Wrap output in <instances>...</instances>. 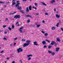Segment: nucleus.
I'll list each match as a JSON object with an SVG mask.
<instances>
[{
	"label": "nucleus",
	"mask_w": 63,
	"mask_h": 63,
	"mask_svg": "<svg viewBox=\"0 0 63 63\" xmlns=\"http://www.w3.org/2000/svg\"><path fill=\"white\" fill-rule=\"evenodd\" d=\"M19 2V0H18L17 1V4L15 5V6L16 7H18L17 8L18 10H22V8L20 6L19 7V5L20 4V3L19 2Z\"/></svg>",
	"instance_id": "1"
},
{
	"label": "nucleus",
	"mask_w": 63,
	"mask_h": 63,
	"mask_svg": "<svg viewBox=\"0 0 63 63\" xmlns=\"http://www.w3.org/2000/svg\"><path fill=\"white\" fill-rule=\"evenodd\" d=\"M26 42L27 43H24L23 45V47H27L29 45H30V43L31 42V41L27 40L26 41Z\"/></svg>",
	"instance_id": "2"
},
{
	"label": "nucleus",
	"mask_w": 63,
	"mask_h": 63,
	"mask_svg": "<svg viewBox=\"0 0 63 63\" xmlns=\"http://www.w3.org/2000/svg\"><path fill=\"white\" fill-rule=\"evenodd\" d=\"M52 43L50 44V45H53L54 44V46L55 47H56L57 46V44L54 41H52L51 42Z\"/></svg>",
	"instance_id": "3"
},
{
	"label": "nucleus",
	"mask_w": 63,
	"mask_h": 63,
	"mask_svg": "<svg viewBox=\"0 0 63 63\" xmlns=\"http://www.w3.org/2000/svg\"><path fill=\"white\" fill-rule=\"evenodd\" d=\"M48 52L49 54H51L53 55H55V53L54 52H52V51H50L49 50H48Z\"/></svg>",
	"instance_id": "4"
},
{
	"label": "nucleus",
	"mask_w": 63,
	"mask_h": 63,
	"mask_svg": "<svg viewBox=\"0 0 63 63\" xmlns=\"http://www.w3.org/2000/svg\"><path fill=\"white\" fill-rule=\"evenodd\" d=\"M14 17L15 18H16V19H17V18H20V15H16Z\"/></svg>",
	"instance_id": "5"
},
{
	"label": "nucleus",
	"mask_w": 63,
	"mask_h": 63,
	"mask_svg": "<svg viewBox=\"0 0 63 63\" xmlns=\"http://www.w3.org/2000/svg\"><path fill=\"white\" fill-rule=\"evenodd\" d=\"M17 51H18V52L19 53L20 52H20L22 51V49H21V48H19L18 49H17Z\"/></svg>",
	"instance_id": "6"
},
{
	"label": "nucleus",
	"mask_w": 63,
	"mask_h": 63,
	"mask_svg": "<svg viewBox=\"0 0 63 63\" xmlns=\"http://www.w3.org/2000/svg\"><path fill=\"white\" fill-rule=\"evenodd\" d=\"M12 5H15L16 4V2H15V0H12Z\"/></svg>",
	"instance_id": "7"
},
{
	"label": "nucleus",
	"mask_w": 63,
	"mask_h": 63,
	"mask_svg": "<svg viewBox=\"0 0 63 63\" xmlns=\"http://www.w3.org/2000/svg\"><path fill=\"white\" fill-rule=\"evenodd\" d=\"M26 9V12H27V13H28L29 12V9H28V7H27Z\"/></svg>",
	"instance_id": "8"
},
{
	"label": "nucleus",
	"mask_w": 63,
	"mask_h": 63,
	"mask_svg": "<svg viewBox=\"0 0 63 63\" xmlns=\"http://www.w3.org/2000/svg\"><path fill=\"white\" fill-rule=\"evenodd\" d=\"M56 17H57V18H59V17H60V15H58V14H56Z\"/></svg>",
	"instance_id": "9"
},
{
	"label": "nucleus",
	"mask_w": 63,
	"mask_h": 63,
	"mask_svg": "<svg viewBox=\"0 0 63 63\" xmlns=\"http://www.w3.org/2000/svg\"><path fill=\"white\" fill-rule=\"evenodd\" d=\"M37 43V41H35V42H33V44L34 45H35V46H38V44Z\"/></svg>",
	"instance_id": "10"
},
{
	"label": "nucleus",
	"mask_w": 63,
	"mask_h": 63,
	"mask_svg": "<svg viewBox=\"0 0 63 63\" xmlns=\"http://www.w3.org/2000/svg\"><path fill=\"white\" fill-rule=\"evenodd\" d=\"M46 43H46V42L45 41H43L42 42V44L43 45H46Z\"/></svg>",
	"instance_id": "11"
},
{
	"label": "nucleus",
	"mask_w": 63,
	"mask_h": 63,
	"mask_svg": "<svg viewBox=\"0 0 63 63\" xmlns=\"http://www.w3.org/2000/svg\"><path fill=\"white\" fill-rule=\"evenodd\" d=\"M35 24L36 25H37L36 27H37V28H38V27H40V26L41 25H38V24H37V23H35Z\"/></svg>",
	"instance_id": "12"
},
{
	"label": "nucleus",
	"mask_w": 63,
	"mask_h": 63,
	"mask_svg": "<svg viewBox=\"0 0 63 63\" xmlns=\"http://www.w3.org/2000/svg\"><path fill=\"white\" fill-rule=\"evenodd\" d=\"M26 17H32V16H30V15H27L25 16Z\"/></svg>",
	"instance_id": "13"
},
{
	"label": "nucleus",
	"mask_w": 63,
	"mask_h": 63,
	"mask_svg": "<svg viewBox=\"0 0 63 63\" xmlns=\"http://www.w3.org/2000/svg\"><path fill=\"white\" fill-rule=\"evenodd\" d=\"M16 13V12H15L13 13H11L9 14L10 15H14V14H15Z\"/></svg>",
	"instance_id": "14"
},
{
	"label": "nucleus",
	"mask_w": 63,
	"mask_h": 63,
	"mask_svg": "<svg viewBox=\"0 0 63 63\" xmlns=\"http://www.w3.org/2000/svg\"><path fill=\"white\" fill-rule=\"evenodd\" d=\"M29 10L30 11L32 10V6L31 5H30L29 7Z\"/></svg>",
	"instance_id": "15"
},
{
	"label": "nucleus",
	"mask_w": 63,
	"mask_h": 63,
	"mask_svg": "<svg viewBox=\"0 0 63 63\" xmlns=\"http://www.w3.org/2000/svg\"><path fill=\"white\" fill-rule=\"evenodd\" d=\"M41 3L44 6H47V4H46L44 2H41Z\"/></svg>",
	"instance_id": "16"
},
{
	"label": "nucleus",
	"mask_w": 63,
	"mask_h": 63,
	"mask_svg": "<svg viewBox=\"0 0 63 63\" xmlns=\"http://www.w3.org/2000/svg\"><path fill=\"white\" fill-rule=\"evenodd\" d=\"M58 41V42H60V39L59 38H57V42Z\"/></svg>",
	"instance_id": "17"
},
{
	"label": "nucleus",
	"mask_w": 63,
	"mask_h": 63,
	"mask_svg": "<svg viewBox=\"0 0 63 63\" xmlns=\"http://www.w3.org/2000/svg\"><path fill=\"white\" fill-rule=\"evenodd\" d=\"M55 2V0H53L51 1V3H54V2Z\"/></svg>",
	"instance_id": "18"
},
{
	"label": "nucleus",
	"mask_w": 63,
	"mask_h": 63,
	"mask_svg": "<svg viewBox=\"0 0 63 63\" xmlns=\"http://www.w3.org/2000/svg\"><path fill=\"white\" fill-rule=\"evenodd\" d=\"M59 50V48L58 47L56 48V51H58Z\"/></svg>",
	"instance_id": "19"
},
{
	"label": "nucleus",
	"mask_w": 63,
	"mask_h": 63,
	"mask_svg": "<svg viewBox=\"0 0 63 63\" xmlns=\"http://www.w3.org/2000/svg\"><path fill=\"white\" fill-rule=\"evenodd\" d=\"M55 28H56L55 27H53L52 28V29L53 30H55Z\"/></svg>",
	"instance_id": "20"
},
{
	"label": "nucleus",
	"mask_w": 63,
	"mask_h": 63,
	"mask_svg": "<svg viewBox=\"0 0 63 63\" xmlns=\"http://www.w3.org/2000/svg\"><path fill=\"white\" fill-rule=\"evenodd\" d=\"M20 12L21 13H22V14H24L25 12H23V10L21 11V10H20Z\"/></svg>",
	"instance_id": "21"
},
{
	"label": "nucleus",
	"mask_w": 63,
	"mask_h": 63,
	"mask_svg": "<svg viewBox=\"0 0 63 63\" xmlns=\"http://www.w3.org/2000/svg\"><path fill=\"white\" fill-rule=\"evenodd\" d=\"M45 36H48V33H46L44 34Z\"/></svg>",
	"instance_id": "22"
},
{
	"label": "nucleus",
	"mask_w": 63,
	"mask_h": 63,
	"mask_svg": "<svg viewBox=\"0 0 63 63\" xmlns=\"http://www.w3.org/2000/svg\"><path fill=\"white\" fill-rule=\"evenodd\" d=\"M14 28H15V26H14V25L13 24L12 26V29H14Z\"/></svg>",
	"instance_id": "23"
},
{
	"label": "nucleus",
	"mask_w": 63,
	"mask_h": 63,
	"mask_svg": "<svg viewBox=\"0 0 63 63\" xmlns=\"http://www.w3.org/2000/svg\"><path fill=\"white\" fill-rule=\"evenodd\" d=\"M59 22H58L56 25V26L58 27V26H59Z\"/></svg>",
	"instance_id": "24"
},
{
	"label": "nucleus",
	"mask_w": 63,
	"mask_h": 63,
	"mask_svg": "<svg viewBox=\"0 0 63 63\" xmlns=\"http://www.w3.org/2000/svg\"><path fill=\"white\" fill-rule=\"evenodd\" d=\"M34 5L36 7H37L38 6V4H37L36 3H34Z\"/></svg>",
	"instance_id": "25"
},
{
	"label": "nucleus",
	"mask_w": 63,
	"mask_h": 63,
	"mask_svg": "<svg viewBox=\"0 0 63 63\" xmlns=\"http://www.w3.org/2000/svg\"><path fill=\"white\" fill-rule=\"evenodd\" d=\"M46 41L47 42H48L49 43H50V41H49L47 39H46Z\"/></svg>",
	"instance_id": "26"
},
{
	"label": "nucleus",
	"mask_w": 63,
	"mask_h": 63,
	"mask_svg": "<svg viewBox=\"0 0 63 63\" xmlns=\"http://www.w3.org/2000/svg\"><path fill=\"white\" fill-rule=\"evenodd\" d=\"M22 41H23V42H25L26 41V39H22L21 40Z\"/></svg>",
	"instance_id": "27"
},
{
	"label": "nucleus",
	"mask_w": 63,
	"mask_h": 63,
	"mask_svg": "<svg viewBox=\"0 0 63 63\" xmlns=\"http://www.w3.org/2000/svg\"><path fill=\"white\" fill-rule=\"evenodd\" d=\"M32 8H33L35 10H37V8L36 7L33 6Z\"/></svg>",
	"instance_id": "28"
},
{
	"label": "nucleus",
	"mask_w": 63,
	"mask_h": 63,
	"mask_svg": "<svg viewBox=\"0 0 63 63\" xmlns=\"http://www.w3.org/2000/svg\"><path fill=\"white\" fill-rule=\"evenodd\" d=\"M8 28V29H9V30H10V31H11V30H12V29H11V28H10V27H9Z\"/></svg>",
	"instance_id": "29"
},
{
	"label": "nucleus",
	"mask_w": 63,
	"mask_h": 63,
	"mask_svg": "<svg viewBox=\"0 0 63 63\" xmlns=\"http://www.w3.org/2000/svg\"><path fill=\"white\" fill-rule=\"evenodd\" d=\"M51 48V46H48V48H49V49H50V48Z\"/></svg>",
	"instance_id": "30"
},
{
	"label": "nucleus",
	"mask_w": 63,
	"mask_h": 63,
	"mask_svg": "<svg viewBox=\"0 0 63 63\" xmlns=\"http://www.w3.org/2000/svg\"><path fill=\"white\" fill-rule=\"evenodd\" d=\"M47 47L46 45L44 46L43 47V48H47Z\"/></svg>",
	"instance_id": "31"
},
{
	"label": "nucleus",
	"mask_w": 63,
	"mask_h": 63,
	"mask_svg": "<svg viewBox=\"0 0 63 63\" xmlns=\"http://www.w3.org/2000/svg\"><path fill=\"white\" fill-rule=\"evenodd\" d=\"M18 30H19L20 32H21V33H22L23 32H22V30H21L19 29Z\"/></svg>",
	"instance_id": "32"
},
{
	"label": "nucleus",
	"mask_w": 63,
	"mask_h": 63,
	"mask_svg": "<svg viewBox=\"0 0 63 63\" xmlns=\"http://www.w3.org/2000/svg\"><path fill=\"white\" fill-rule=\"evenodd\" d=\"M31 57H30L28 59V60H31Z\"/></svg>",
	"instance_id": "33"
},
{
	"label": "nucleus",
	"mask_w": 63,
	"mask_h": 63,
	"mask_svg": "<svg viewBox=\"0 0 63 63\" xmlns=\"http://www.w3.org/2000/svg\"><path fill=\"white\" fill-rule=\"evenodd\" d=\"M17 39V37L15 38L14 40L15 41V40H16Z\"/></svg>",
	"instance_id": "34"
},
{
	"label": "nucleus",
	"mask_w": 63,
	"mask_h": 63,
	"mask_svg": "<svg viewBox=\"0 0 63 63\" xmlns=\"http://www.w3.org/2000/svg\"><path fill=\"white\" fill-rule=\"evenodd\" d=\"M4 52V51L3 50H2L1 51V52H0V53H2Z\"/></svg>",
	"instance_id": "35"
},
{
	"label": "nucleus",
	"mask_w": 63,
	"mask_h": 63,
	"mask_svg": "<svg viewBox=\"0 0 63 63\" xmlns=\"http://www.w3.org/2000/svg\"><path fill=\"white\" fill-rule=\"evenodd\" d=\"M45 15H46V16H48V14L47 13H45Z\"/></svg>",
	"instance_id": "36"
},
{
	"label": "nucleus",
	"mask_w": 63,
	"mask_h": 63,
	"mask_svg": "<svg viewBox=\"0 0 63 63\" xmlns=\"http://www.w3.org/2000/svg\"><path fill=\"white\" fill-rule=\"evenodd\" d=\"M41 32L42 33H43V34H45V32H44L43 31H41Z\"/></svg>",
	"instance_id": "37"
},
{
	"label": "nucleus",
	"mask_w": 63,
	"mask_h": 63,
	"mask_svg": "<svg viewBox=\"0 0 63 63\" xmlns=\"http://www.w3.org/2000/svg\"><path fill=\"white\" fill-rule=\"evenodd\" d=\"M7 26L6 25H3V27H4V28H5V27H6Z\"/></svg>",
	"instance_id": "38"
},
{
	"label": "nucleus",
	"mask_w": 63,
	"mask_h": 63,
	"mask_svg": "<svg viewBox=\"0 0 63 63\" xmlns=\"http://www.w3.org/2000/svg\"><path fill=\"white\" fill-rule=\"evenodd\" d=\"M28 21V23H29V22H30V20H28L27 21Z\"/></svg>",
	"instance_id": "39"
},
{
	"label": "nucleus",
	"mask_w": 63,
	"mask_h": 63,
	"mask_svg": "<svg viewBox=\"0 0 63 63\" xmlns=\"http://www.w3.org/2000/svg\"><path fill=\"white\" fill-rule=\"evenodd\" d=\"M23 27H22L20 28V29H23Z\"/></svg>",
	"instance_id": "40"
},
{
	"label": "nucleus",
	"mask_w": 63,
	"mask_h": 63,
	"mask_svg": "<svg viewBox=\"0 0 63 63\" xmlns=\"http://www.w3.org/2000/svg\"><path fill=\"white\" fill-rule=\"evenodd\" d=\"M3 40H5L6 41H7V39L5 38V37H4L3 38Z\"/></svg>",
	"instance_id": "41"
},
{
	"label": "nucleus",
	"mask_w": 63,
	"mask_h": 63,
	"mask_svg": "<svg viewBox=\"0 0 63 63\" xmlns=\"http://www.w3.org/2000/svg\"><path fill=\"white\" fill-rule=\"evenodd\" d=\"M5 3V1H3V2L2 1L1 4H4Z\"/></svg>",
	"instance_id": "42"
},
{
	"label": "nucleus",
	"mask_w": 63,
	"mask_h": 63,
	"mask_svg": "<svg viewBox=\"0 0 63 63\" xmlns=\"http://www.w3.org/2000/svg\"><path fill=\"white\" fill-rule=\"evenodd\" d=\"M19 23V22L18 21L16 23V24H18V23Z\"/></svg>",
	"instance_id": "43"
},
{
	"label": "nucleus",
	"mask_w": 63,
	"mask_h": 63,
	"mask_svg": "<svg viewBox=\"0 0 63 63\" xmlns=\"http://www.w3.org/2000/svg\"><path fill=\"white\" fill-rule=\"evenodd\" d=\"M42 22L43 23H45V21L44 20H43Z\"/></svg>",
	"instance_id": "44"
},
{
	"label": "nucleus",
	"mask_w": 63,
	"mask_h": 63,
	"mask_svg": "<svg viewBox=\"0 0 63 63\" xmlns=\"http://www.w3.org/2000/svg\"><path fill=\"white\" fill-rule=\"evenodd\" d=\"M27 57H30V55H28L27 56Z\"/></svg>",
	"instance_id": "45"
},
{
	"label": "nucleus",
	"mask_w": 63,
	"mask_h": 63,
	"mask_svg": "<svg viewBox=\"0 0 63 63\" xmlns=\"http://www.w3.org/2000/svg\"><path fill=\"white\" fill-rule=\"evenodd\" d=\"M30 55V56L32 57V54H29Z\"/></svg>",
	"instance_id": "46"
},
{
	"label": "nucleus",
	"mask_w": 63,
	"mask_h": 63,
	"mask_svg": "<svg viewBox=\"0 0 63 63\" xmlns=\"http://www.w3.org/2000/svg\"><path fill=\"white\" fill-rule=\"evenodd\" d=\"M61 29L62 31H63V28H61Z\"/></svg>",
	"instance_id": "47"
},
{
	"label": "nucleus",
	"mask_w": 63,
	"mask_h": 63,
	"mask_svg": "<svg viewBox=\"0 0 63 63\" xmlns=\"http://www.w3.org/2000/svg\"><path fill=\"white\" fill-rule=\"evenodd\" d=\"M6 20L7 21H8V19L7 18H5Z\"/></svg>",
	"instance_id": "48"
},
{
	"label": "nucleus",
	"mask_w": 63,
	"mask_h": 63,
	"mask_svg": "<svg viewBox=\"0 0 63 63\" xmlns=\"http://www.w3.org/2000/svg\"><path fill=\"white\" fill-rule=\"evenodd\" d=\"M6 3H7V4H9V3H10V2H6Z\"/></svg>",
	"instance_id": "49"
},
{
	"label": "nucleus",
	"mask_w": 63,
	"mask_h": 63,
	"mask_svg": "<svg viewBox=\"0 0 63 63\" xmlns=\"http://www.w3.org/2000/svg\"><path fill=\"white\" fill-rule=\"evenodd\" d=\"M8 33V32H4V33L5 34H7V33Z\"/></svg>",
	"instance_id": "50"
},
{
	"label": "nucleus",
	"mask_w": 63,
	"mask_h": 63,
	"mask_svg": "<svg viewBox=\"0 0 63 63\" xmlns=\"http://www.w3.org/2000/svg\"><path fill=\"white\" fill-rule=\"evenodd\" d=\"M12 63H15V61H13Z\"/></svg>",
	"instance_id": "51"
},
{
	"label": "nucleus",
	"mask_w": 63,
	"mask_h": 63,
	"mask_svg": "<svg viewBox=\"0 0 63 63\" xmlns=\"http://www.w3.org/2000/svg\"><path fill=\"white\" fill-rule=\"evenodd\" d=\"M20 63H22V61H21V60H20Z\"/></svg>",
	"instance_id": "52"
},
{
	"label": "nucleus",
	"mask_w": 63,
	"mask_h": 63,
	"mask_svg": "<svg viewBox=\"0 0 63 63\" xmlns=\"http://www.w3.org/2000/svg\"><path fill=\"white\" fill-rule=\"evenodd\" d=\"M15 45H16V43H14V46H15Z\"/></svg>",
	"instance_id": "53"
},
{
	"label": "nucleus",
	"mask_w": 63,
	"mask_h": 63,
	"mask_svg": "<svg viewBox=\"0 0 63 63\" xmlns=\"http://www.w3.org/2000/svg\"><path fill=\"white\" fill-rule=\"evenodd\" d=\"M22 1H27V0H22Z\"/></svg>",
	"instance_id": "54"
},
{
	"label": "nucleus",
	"mask_w": 63,
	"mask_h": 63,
	"mask_svg": "<svg viewBox=\"0 0 63 63\" xmlns=\"http://www.w3.org/2000/svg\"><path fill=\"white\" fill-rule=\"evenodd\" d=\"M9 59H10V58H7V60H9Z\"/></svg>",
	"instance_id": "55"
},
{
	"label": "nucleus",
	"mask_w": 63,
	"mask_h": 63,
	"mask_svg": "<svg viewBox=\"0 0 63 63\" xmlns=\"http://www.w3.org/2000/svg\"><path fill=\"white\" fill-rule=\"evenodd\" d=\"M2 1H0V4H2Z\"/></svg>",
	"instance_id": "56"
},
{
	"label": "nucleus",
	"mask_w": 63,
	"mask_h": 63,
	"mask_svg": "<svg viewBox=\"0 0 63 63\" xmlns=\"http://www.w3.org/2000/svg\"><path fill=\"white\" fill-rule=\"evenodd\" d=\"M59 23H61V21H59Z\"/></svg>",
	"instance_id": "57"
},
{
	"label": "nucleus",
	"mask_w": 63,
	"mask_h": 63,
	"mask_svg": "<svg viewBox=\"0 0 63 63\" xmlns=\"http://www.w3.org/2000/svg\"><path fill=\"white\" fill-rule=\"evenodd\" d=\"M36 15H39V13H36Z\"/></svg>",
	"instance_id": "58"
},
{
	"label": "nucleus",
	"mask_w": 63,
	"mask_h": 63,
	"mask_svg": "<svg viewBox=\"0 0 63 63\" xmlns=\"http://www.w3.org/2000/svg\"><path fill=\"white\" fill-rule=\"evenodd\" d=\"M6 7V5H4V7L5 8V7Z\"/></svg>",
	"instance_id": "59"
},
{
	"label": "nucleus",
	"mask_w": 63,
	"mask_h": 63,
	"mask_svg": "<svg viewBox=\"0 0 63 63\" xmlns=\"http://www.w3.org/2000/svg\"><path fill=\"white\" fill-rule=\"evenodd\" d=\"M17 25L18 26H19V24H18V25Z\"/></svg>",
	"instance_id": "60"
},
{
	"label": "nucleus",
	"mask_w": 63,
	"mask_h": 63,
	"mask_svg": "<svg viewBox=\"0 0 63 63\" xmlns=\"http://www.w3.org/2000/svg\"><path fill=\"white\" fill-rule=\"evenodd\" d=\"M12 44H11L10 45V46H11V47H12Z\"/></svg>",
	"instance_id": "61"
},
{
	"label": "nucleus",
	"mask_w": 63,
	"mask_h": 63,
	"mask_svg": "<svg viewBox=\"0 0 63 63\" xmlns=\"http://www.w3.org/2000/svg\"><path fill=\"white\" fill-rule=\"evenodd\" d=\"M56 11V10H55V8H54V11Z\"/></svg>",
	"instance_id": "62"
},
{
	"label": "nucleus",
	"mask_w": 63,
	"mask_h": 63,
	"mask_svg": "<svg viewBox=\"0 0 63 63\" xmlns=\"http://www.w3.org/2000/svg\"><path fill=\"white\" fill-rule=\"evenodd\" d=\"M5 63H7V62L6 61H5Z\"/></svg>",
	"instance_id": "63"
},
{
	"label": "nucleus",
	"mask_w": 63,
	"mask_h": 63,
	"mask_svg": "<svg viewBox=\"0 0 63 63\" xmlns=\"http://www.w3.org/2000/svg\"><path fill=\"white\" fill-rule=\"evenodd\" d=\"M0 31H1V32H2V31H3V30Z\"/></svg>",
	"instance_id": "64"
}]
</instances>
